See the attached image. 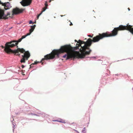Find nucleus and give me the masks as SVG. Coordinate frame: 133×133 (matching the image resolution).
Returning a JSON list of instances; mask_svg holds the SVG:
<instances>
[{"mask_svg":"<svg viewBox=\"0 0 133 133\" xmlns=\"http://www.w3.org/2000/svg\"><path fill=\"white\" fill-rule=\"evenodd\" d=\"M74 50L73 48L70 45L62 46L59 49L54 50L50 54L45 55L44 58L41 60V62H42L45 60L52 59L55 57L58 58L60 54L65 52H66L67 54L63 56V57L64 58L66 57V59L72 58H80L78 56L79 54V52L76 51L73 52Z\"/></svg>","mask_w":133,"mask_h":133,"instance_id":"1","label":"nucleus"},{"mask_svg":"<svg viewBox=\"0 0 133 133\" xmlns=\"http://www.w3.org/2000/svg\"><path fill=\"white\" fill-rule=\"evenodd\" d=\"M18 43L16 42V41H13L9 42L6 43L5 44V47L4 48V51L7 54H10V53H15V55L19 56L20 54H18L19 52L22 53L24 52V55L22 56V58L21 59L20 62L21 63H25L26 60H28L30 56V54L28 51H25V50L23 48H17V49L15 50H12L10 48H12L14 46H17V48L18 46L17 45Z\"/></svg>","mask_w":133,"mask_h":133,"instance_id":"2","label":"nucleus"},{"mask_svg":"<svg viewBox=\"0 0 133 133\" xmlns=\"http://www.w3.org/2000/svg\"><path fill=\"white\" fill-rule=\"evenodd\" d=\"M95 37H94L92 40L90 38L88 39L87 41L85 42L83 41H82L80 40H79L78 41H77L75 40V41L77 42L79 44H77L76 46L73 48L74 50L79 49V47L81 46V48L82 49H80L79 51L81 52L80 54L79 52V55H78L80 58H83L85 57L86 55H89L91 50L90 49L89 47L91 46L92 44V42H94V40Z\"/></svg>","mask_w":133,"mask_h":133,"instance_id":"3","label":"nucleus"},{"mask_svg":"<svg viewBox=\"0 0 133 133\" xmlns=\"http://www.w3.org/2000/svg\"><path fill=\"white\" fill-rule=\"evenodd\" d=\"M132 27V26L128 24L126 26L121 25L118 27L114 28L112 31V33L110 34L109 33V32L99 34L98 35L95 37L93 41L94 42H98L100 39L105 37L115 36L117 34L118 32L119 31L127 30L133 34V28Z\"/></svg>","mask_w":133,"mask_h":133,"instance_id":"4","label":"nucleus"},{"mask_svg":"<svg viewBox=\"0 0 133 133\" xmlns=\"http://www.w3.org/2000/svg\"><path fill=\"white\" fill-rule=\"evenodd\" d=\"M10 14L9 12L7 13L6 15H4V12L3 10L0 8V19H8V17H10L9 16Z\"/></svg>","mask_w":133,"mask_h":133,"instance_id":"5","label":"nucleus"},{"mask_svg":"<svg viewBox=\"0 0 133 133\" xmlns=\"http://www.w3.org/2000/svg\"><path fill=\"white\" fill-rule=\"evenodd\" d=\"M24 9H19L17 8H16L13 9L12 10V14H17L22 13L24 10Z\"/></svg>","mask_w":133,"mask_h":133,"instance_id":"6","label":"nucleus"},{"mask_svg":"<svg viewBox=\"0 0 133 133\" xmlns=\"http://www.w3.org/2000/svg\"><path fill=\"white\" fill-rule=\"evenodd\" d=\"M32 1V0H23L20 3L23 6H27L31 4Z\"/></svg>","mask_w":133,"mask_h":133,"instance_id":"7","label":"nucleus"},{"mask_svg":"<svg viewBox=\"0 0 133 133\" xmlns=\"http://www.w3.org/2000/svg\"><path fill=\"white\" fill-rule=\"evenodd\" d=\"M35 26L36 25H34L33 26H31V28L29 30V32L27 33L26 35L27 36L30 35L31 34L35 28Z\"/></svg>","mask_w":133,"mask_h":133,"instance_id":"8","label":"nucleus"},{"mask_svg":"<svg viewBox=\"0 0 133 133\" xmlns=\"http://www.w3.org/2000/svg\"><path fill=\"white\" fill-rule=\"evenodd\" d=\"M26 36H27L26 35L23 36H22L21 38L19 39L17 41H16V42H18H18H20L23 39L25 38Z\"/></svg>","mask_w":133,"mask_h":133,"instance_id":"9","label":"nucleus"},{"mask_svg":"<svg viewBox=\"0 0 133 133\" xmlns=\"http://www.w3.org/2000/svg\"><path fill=\"white\" fill-rule=\"evenodd\" d=\"M57 121L58 122H61L63 123H66L65 120L61 119H58V120H57Z\"/></svg>","mask_w":133,"mask_h":133,"instance_id":"10","label":"nucleus"},{"mask_svg":"<svg viewBox=\"0 0 133 133\" xmlns=\"http://www.w3.org/2000/svg\"><path fill=\"white\" fill-rule=\"evenodd\" d=\"M5 5L4 6H5L4 8H5V10L8 9L9 8H6L5 7H7V6L8 5V4H9V3H5Z\"/></svg>","mask_w":133,"mask_h":133,"instance_id":"11","label":"nucleus"},{"mask_svg":"<svg viewBox=\"0 0 133 133\" xmlns=\"http://www.w3.org/2000/svg\"><path fill=\"white\" fill-rule=\"evenodd\" d=\"M39 62H37V61H35L34 62V63H33L31 64V66L32 65H34V64H37V63H39Z\"/></svg>","mask_w":133,"mask_h":133,"instance_id":"12","label":"nucleus"},{"mask_svg":"<svg viewBox=\"0 0 133 133\" xmlns=\"http://www.w3.org/2000/svg\"><path fill=\"white\" fill-rule=\"evenodd\" d=\"M46 9V7H45L44 8H43V10L42 11V12H43Z\"/></svg>","mask_w":133,"mask_h":133,"instance_id":"13","label":"nucleus"},{"mask_svg":"<svg viewBox=\"0 0 133 133\" xmlns=\"http://www.w3.org/2000/svg\"><path fill=\"white\" fill-rule=\"evenodd\" d=\"M42 12H41L40 14H39L38 15L37 17V19H38V18H39V16L41 15V14H42Z\"/></svg>","mask_w":133,"mask_h":133,"instance_id":"14","label":"nucleus"},{"mask_svg":"<svg viewBox=\"0 0 133 133\" xmlns=\"http://www.w3.org/2000/svg\"><path fill=\"white\" fill-rule=\"evenodd\" d=\"M33 23L32 21H30L29 22V24H31Z\"/></svg>","mask_w":133,"mask_h":133,"instance_id":"15","label":"nucleus"},{"mask_svg":"<svg viewBox=\"0 0 133 133\" xmlns=\"http://www.w3.org/2000/svg\"><path fill=\"white\" fill-rule=\"evenodd\" d=\"M89 37H92V36H91V35H88V36Z\"/></svg>","mask_w":133,"mask_h":133,"instance_id":"16","label":"nucleus"},{"mask_svg":"<svg viewBox=\"0 0 133 133\" xmlns=\"http://www.w3.org/2000/svg\"><path fill=\"white\" fill-rule=\"evenodd\" d=\"M73 25V24L71 22H70V25L71 26V25Z\"/></svg>","mask_w":133,"mask_h":133,"instance_id":"17","label":"nucleus"},{"mask_svg":"<svg viewBox=\"0 0 133 133\" xmlns=\"http://www.w3.org/2000/svg\"><path fill=\"white\" fill-rule=\"evenodd\" d=\"M24 67V65H22V68H23Z\"/></svg>","mask_w":133,"mask_h":133,"instance_id":"18","label":"nucleus"},{"mask_svg":"<svg viewBox=\"0 0 133 133\" xmlns=\"http://www.w3.org/2000/svg\"><path fill=\"white\" fill-rule=\"evenodd\" d=\"M1 47L2 48V49H3L4 48H5V47H4V46H1Z\"/></svg>","mask_w":133,"mask_h":133,"instance_id":"19","label":"nucleus"},{"mask_svg":"<svg viewBox=\"0 0 133 133\" xmlns=\"http://www.w3.org/2000/svg\"><path fill=\"white\" fill-rule=\"evenodd\" d=\"M53 121H55V122H58V121H57V120H53Z\"/></svg>","mask_w":133,"mask_h":133,"instance_id":"20","label":"nucleus"},{"mask_svg":"<svg viewBox=\"0 0 133 133\" xmlns=\"http://www.w3.org/2000/svg\"><path fill=\"white\" fill-rule=\"evenodd\" d=\"M33 65H32V66H31V64L30 65V67H33Z\"/></svg>","mask_w":133,"mask_h":133,"instance_id":"21","label":"nucleus"},{"mask_svg":"<svg viewBox=\"0 0 133 133\" xmlns=\"http://www.w3.org/2000/svg\"><path fill=\"white\" fill-rule=\"evenodd\" d=\"M45 5L46 6H48V4H46V3H45Z\"/></svg>","mask_w":133,"mask_h":133,"instance_id":"22","label":"nucleus"},{"mask_svg":"<svg viewBox=\"0 0 133 133\" xmlns=\"http://www.w3.org/2000/svg\"><path fill=\"white\" fill-rule=\"evenodd\" d=\"M128 10H129V11H130V9L129 8H128Z\"/></svg>","mask_w":133,"mask_h":133,"instance_id":"23","label":"nucleus"},{"mask_svg":"<svg viewBox=\"0 0 133 133\" xmlns=\"http://www.w3.org/2000/svg\"><path fill=\"white\" fill-rule=\"evenodd\" d=\"M61 16L62 17L63 16V15H61Z\"/></svg>","mask_w":133,"mask_h":133,"instance_id":"24","label":"nucleus"},{"mask_svg":"<svg viewBox=\"0 0 133 133\" xmlns=\"http://www.w3.org/2000/svg\"><path fill=\"white\" fill-rule=\"evenodd\" d=\"M43 64V63L42 62V64Z\"/></svg>","mask_w":133,"mask_h":133,"instance_id":"25","label":"nucleus"},{"mask_svg":"<svg viewBox=\"0 0 133 133\" xmlns=\"http://www.w3.org/2000/svg\"><path fill=\"white\" fill-rule=\"evenodd\" d=\"M75 130V131H76V130Z\"/></svg>","mask_w":133,"mask_h":133,"instance_id":"26","label":"nucleus"}]
</instances>
